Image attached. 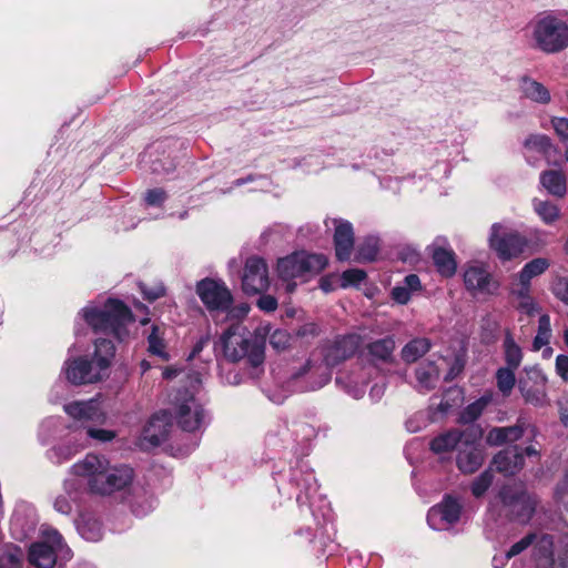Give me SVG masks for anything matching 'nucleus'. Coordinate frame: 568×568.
Masks as SVG:
<instances>
[{
    "label": "nucleus",
    "instance_id": "obj_63",
    "mask_svg": "<svg viewBox=\"0 0 568 568\" xmlns=\"http://www.w3.org/2000/svg\"><path fill=\"white\" fill-rule=\"evenodd\" d=\"M406 428L410 433H416V432H418L420 429V426L414 424L413 419H409V420L406 422Z\"/></svg>",
    "mask_w": 568,
    "mask_h": 568
},
{
    "label": "nucleus",
    "instance_id": "obj_34",
    "mask_svg": "<svg viewBox=\"0 0 568 568\" xmlns=\"http://www.w3.org/2000/svg\"><path fill=\"white\" fill-rule=\"evenodd\" d=\"M504 353L507 367L517 369L523 361V352L510 333H507L505 336Z\"/></svg>",
    "mask_w": 568,
    "mask_h": 568
},
{
    "label": "nucleus",
    "instance_id": "obj_51",
    "mask_svg": "<svg viewBox=\"0 0 568 568\" xmlns=\"http://www.w3.org/2000/svg\"><path fill=\"white\" fill-rule=\"evenodd\" d=\"M226 311H227V317L230 320L240 321V320L246 317V315L250 312V306L246 303H240L231 308L229 307ZM236 323H240V322H236Z\"/></svg>",
    "mask_w": 568,
    "mask_h": 568
},
{
    "label": "nucleus",
    "instance_id": "obj_24",
    "mask_svg": "<svg viewBox=\"0 0 568 568\" xmlns=\"http://www.w3.org/2000/svg\"><path fill=\"white\" fill-rule=\"evenodd\" d=\"M396 343L393 336L376 339L367 345L368 355L374 362L392 363Z\"/></svg>",
    "mask_w": 568,
    "mask_h": 568
},
{
    "label": "nucleus",
    "instance_id": "obj_10",
    "mask_svg": "<svg viewBox=\"0 0 568 568\" xmlns=\"http://www.w3.org/2000/svg\"><path fill=\"white\" fill-rule=\"evenodd\" d=\"M463 280L466 290L473 296L494 295L499 290V282L484 264H466L463 272Z\"/></svg>",
    "mask_w": 568,
    "mask_h": 568
},
{
    "label": "nucleus",
    "instance_id": "obj_14",
    "mask_svg": "<svg viewBox=\"0 0 568 568\" xmlns=\"http://www.w3.org/2000/svg\"><path fill=\"white\" fill-rule=\"evenodd\" d=\"M63 409L71 418L89 425L101 426L108 419L106 412L98 399L74 400L65 404Z\"/></svg>",
    "mask_w": 568,
    "mask_h": 568
},
{
    "label": "nucleus",
    "instance_id": "obj_31",
    "mask_svg": "<svg viewBox=\"0 0 568 568\" xmlns=\"http://www.w3.org/2000/svg\"><path fill=\"white\" fill-rule=\"evenodd\" d=\"M552 540L549 536H542L534 546V561L538 568H548L552 565Z\"/></svg>",
    "mask_w": 568,
    "mask_h": 568
},
{
    "label": "nucleus",
    "instance_id": "obj_36",
    "mask_svg": "<svg viewBox=\"0 0 568 568\" xmlns=\"http://www.w3.org/2000/svg\"><path fill=\"white\" fill-rule=\"evenodd\" d=\"M493 399L491 394H485L474 403L469 404L460 414V420L465 424L473 423L484 412V409L490 404Z\"/></svg>",
    "mask_w": 568,
    "mask_h": 568
},
{
    "label": "nucleus",
    "instance_id": "obj_5",
    "mask_svg": "<svg viewBox=\"0 0 568 568\" xmlns=\"http://www.w3.org/2000/svg\"><path fill=\"white\" fill-rule=\"evenodd\" d=\"M82 315L94 332L112 333L120 339L124 336L123 327L133 321L131 311L116 300H109L102 308L90 304Z\"/></svg>",
    "mask_w": 568,
    "mask_h": 568
},
{
    "label": "nucleus",
    "instance_id": "obj_15",
    "mask_svg": "<svg viewBox=\"0 0 568 568\" xmlns=\"http://www.w3.org/2000/svg\"><path fill=\"white\" fill-rule=\"evenodd\" d=\"M270 285L265 262L260 257H250L245 263L242 287L247 294H258Z\"/></svg>",
    "mask_w": 568,
    "mask_h": 568
},
{
    "label": "nucleus",
    "instance_id": "obj_11",
    "mask_svg": "<svg viewBox=\"0 0 568 568\" xmlns=\"http://www.w3.org/2000/svg\"><path fill=\"white\" fill-rule=\"evenodd\" d=\"M518 388L527 404L542 407L549 403L547 377L538 368L527 369L526 377L519 381Z\"/></svg>",
    "mask_w": 568,
    "mask_h": 568
},
{
    "label": "nucleus",
    "instance_id": "obj_49",
    "mask_svg": "<svg viewBox=\"0 0 568 568\" xmlns=\"http://www.w3.org/2000/svg\"><path fill=\"white\" fill-rule=\"evenodd\" d=\"M535 535H527L516 544H514L510 549L506 552V559H510L519 554H521L524 550H526L529 546L532 545V541L535 540Z\"/></svg>",
    "mask_w": 568,
    "mask_h": 568
},
{
    "label": "nucleus",
    "instance_id": "obj_37",
    "mask_svg": "<svg viewBox=\"0 0 568 568\" xmlns=\"http://www.w3.org/2000/svg\"><path fill=\"white\" fill-rule=\"evenodd\" d=\"M416 378L419 387L424 389H430L435 386L439 378L438 368L433 363L423 365L417 368Z\"/></svg>",
    "mask_w": 568,
    "mask_h": 568
},
{
    "label": "nucleus",
    "instance_id": "obj_42",
    "mask_svg": "<svg viewBox=\"0 0 568 568\" xmlns=\"http://www.w3.org/2000/svg\"><path fill=\"white\" fill-rule=\"evenodd\" d=\"M22 550L16 546L7 547L2 554H0V567L1 568H19L22 560Z\"/></svg>",
    "mask_w": 568,
    "mask_h": 568
},
{
    "label": "nucleus",
    "instance_id": "obj_62",
    "mask_svg": "<svg viewBox=\"0 0 568 568\" xmlns=\"http://www.w3.org/2000/svg\"><path fill=\"white\" fill-rule=\"evenodd\" d=\"M321 288L325 292V293H328L333 290L332 287V284L329 282L328 278H322L321 280Z\"/></svg>",
    "mask_w": 568,
    "mask_h": 568
},
{
    "label": "nucleus",
    "instance_id": "obj_41",
    "mask_svg": "<svg viewBox=\"0 0 568 568\" xmlns=\"http://www.w3.org/2000/svg\"><path fill=\"white\" fill-rule=\"evenodd\" d=\"M149 343V352L160 356L163 359H168V354L165 352V344L163 342V332L160 327L154 326L152 332L148 336Z\"/></svg>",
    "mask_w": 568,
    "mask_h": 568
},
{
    "label": "nucleus",
    "instance_id": "obj_3",
    "mask_svg": "<svg viewBox=\"0 0 568 568\" xmlns=\"http://www.w3.org/2000/svg\"><path fill=\"white\" fill-rule=\"evenodd\" d=\"M216 349L230 362H239L247 357L254 367L264 361V348L252 339L251 332L241 323L230 325L220 337Z\"/></svg>",
    "mask_w": 568,
    "mask_h": 568
},
{
    "label": "nucleus",
    "instance_id": "obj_4",
    "mask_svg": "<svg viewBox=\"0 0 568 568\" xmlns=\"http://www.w3.org/2000/svg\"><path fill=\"white\" fill-rule=\"evenodd\" d=\"M327 265V258L322 254L296 252L277 261V275L285 283L287 293L294 292L298 283L318 274Z\"/></svg>",
    "mask_w": 568,
    "mask_h": 568
},
{
    "label": "nucleus",
    "instance_id": "obj_6",
    "mask_svg": "<svg viewBox=\"0 0 568 568\" xmlns=\"http://www.w3.org/2000/svg\"><path fill=\"white\" fill-rule=\"evenodd\" d=\"M488 244L499 260L510 261L525 252L529 240L501 223H494L490 227Z\"/></svg>",
    "mask_w": 568,
    "mask_h": 568
},
{
    "label": "nucleus",
    "instance_id": "obj_25",
    "mask_svg": "<svg viewBox=\"0 0 568 568\" xmlns=\"http://www.w3.org/2000/svg\"><path fill=\"white\" fill-rule=\"evenodd\" d=\"M432 255L437 271L443 276L450 277L455 274L457 263L455 261V254L452 250L434 245L432 247Z\"/></svg>",
    "mask_w": 568,
    "mask_h": 568
},
{
    "label": "nucleus",
    "instance_id": "obj_9",
    "mask_svg": "<svg viewBox=\"0 0 568 568\" xmlns=\"http://www.w3.org/2000/svg\"><path fill=\"white\" fill-rule=\"evenodd\" d=\"M173 414L180 427L186 432H195L205 423L202 404L187 389L176 393L173 399Z\"/></svg>",
    "mask_w": 568,
    "mask_h": 568
},
{
    "label": "nucleus",
    "instance_id": "obj_38",
    "mask_svg": "<svg viewBox=\"0 0 568 568\" xmlns=\"http://www.w3.org/2000/svg\"><path fill=\"white\" fill-rule=\"evenodd\" d=\"M516 384L515 369L509 367H500L496 372V385L498 390L508 397Z\"/></svg>",
    "mask_w": 568,
    "mask_h": 568
},
{
    "label": "nucleus",
    "instance_id": "obj_12",
    "mask_svg": "<svg viewBox=\"0 0 568 568\" xmlns=\"http://www.w3.org/2000/svg\"><path fill=\"white\" fill-rule=\"evenodd\" d=\"M196 293L210 311H225L231 306L232 294L222 282L202 280L197 283Z\"/></svg>",
    "mask_w": 568,
    "mask_h": 568
},
{
    "label": "nucleus",
    "instance_id": "obj_39",
    "mask_svg": "<svg viewBox=\"0 0 568 568\" xmlns=\"http://www.w3.org/2000/svg\"><path fill=\"white\" fill-rule=\"evenodd\" d=\"M551 336V325L550 317L546 314L541 315L538 321V332L534 338L532 347L535 351H539L541 347L546 346Z\"/></svg>",
    "mask_w": 568,
    "mask_h": 568
},
{
    "label": "nucleus",
    "instance_id": "obj_7",
    "mask_svg": "<svg viewBox=\"0 0 568 568\" xmlns=\"http://www.w3.org/2000/svg\"><path fill=\"white\" fill-rule=\"evenodd\" d=\"M59 556L69 557L70 549L64 547L62 537L54 529L43 530L42 539L29 548V561L37 568H52Z\"/></svg>",
    "mask_w": 568,
    "mask_h": 568
},
{
    "label": "nucleus",
    "instance_id": "obj_29",
    "mask_svg": "<svg viewBox=\"0 0 568 568\" xmlns=\"http://www.w3.org/2000/svg\"><path fill=\"white\" fill-rule=\"evenodd\" d=\"M540 183L554 196L562 197L566 194V178L559 171H545L540 175Z\"/></svg>",
    "mask_w": 568,
    "mask_h": 568
},
{
    "label": "nucleus",
    "instance_id": "obj_30",
    "mask_svg": "<svg viewBox=\"0 0 568 568\" xmlns=\"http://www.w3.org/2000/svg\"><path fill=\"white\" fill-rule=\"evenodd\" d=\"M511 294L517 298V310L528 316H532L539 312L538 304L530 295V287L519 286L515 284Z\"/></svg>",
    "mask_w": 568,
    "mask_h": 568
},
{
    "label": "nucleus",
    "instance_id": "obj_60",
    "mask_svg": "<svg viewBox=\"0 0 568 568\" xmlns=\"http://www.w3.org/2000/svg\"><path fill=\"white\" fill-rule=\"evenodd\" d=\"M506 556L505 557H494L493 558V565L495 568H503L505 566V561H506Z\"/></svg>",
    "mask_w": 568,
    "mask_h": 568
},
{
    "label": "nucleus",
    "instance_id": "obj_55",
    "mask_svg": "<svg viewBox=\"0 0 568 568\" xmlns=\"http://www.w3.org/2000/svg\"><path fill=\"white\" fill-rule=\"evenodd\" d=\"M336 346H337V348H339L342 346L347 348V351L345 349V352L342 355L343 358H346L355 351V348L357 346V342H356L355 337H353V336L343 337L342 339L336 342Z\"/></svg>",
    "mask_w": 568,
    "mask_h": 568
},
{
    "label": "nucleus",
    "instance_id": "obj_22",
    "mask_svg": "<svg viewBox=\"0 0 568 568\" xmlns=\"http://www.w3.org/2000/svg\"><path fill=\"white\" fill-rule=\"evenodd\" d=\"M469 434V432H462L458 429H452L443 433L430 442V450L436 455L450 453L455 448L458 449V446L462 445V442L465 437H468Z\"/></svg>",
    "mask_w": 568,
    "mask_h": 568
},
{
    "label": "nucleus",
    "instance_id": "obj_48",
    "mask_svg": "<svg viewBox=\"0 0 568 568\" xmlns=\"http://www.w3.org/2000/svg\"><path fill=\"white\" fill-rule=\"evenodd\" d=\"M270 344L274 349L283 351L290 344V336L285 331L276 329L270 336Z\"/></svg>",
    "mask_w": 568,
    "mask_h": 568
},
{
    "label": "nucleus",
    "instance_id": "obj_57",
    "mask_svg": "<svg viewBox=\"0 0 568 568\" xmlns=\"http://www.w3.org/2000/svg\"><path fill=\"white\" fill-rule=\"evenodd\" d=\"M257 305L265 312H273L277 307V301L271 295H263L258 298Z\"/></svg>",
    "mask_w": 568,
    "mask_h": 568
},
{
    "label": "nucleus",
    "instance_id": "obj_59",
    "mask_svg": "<svg viewBox=\"0 0 568 568\" xmlns=\"http://www.w3.org/2000/svg\"><path fill=\"white\" fill-rule=\"evenodd\" d=\"M404 283H405V286L409 290V292L417 291L420 287L419 277L415 274L407 275L405 277Z\"/></svg>",
    "mask_w": 568,
    "mask_h": 568
},
{
    "label": "nucleus",
    "instance_id": "obj_64",
    "mask_svg": "<svg viewBox=\"0 0 568 568\" xmlns=\"http://www.w3.org/2000/svg\"><path fill=\"white\" fill-rule=\"evenodd\" d=\"M173 375H175V371H173L171 368H166L163 371L164 378H171Z\"/></svg>",
    "mask_w": 568,
    "mask_h": 568
},
{
    "label": "nucleus",
    "instance_id": "obj_43",
    "mask_svg": "<svg viewBox=\"0 0 568 568\" xmlns=\"http://www.w3.org/2000/svg\"><path fill=\"white\" fill-rule=\"evenodd\" d=\"M78 529L80 535L89 541H98L102 537L101 524L95 519L82 521Z\"/></svg>",
    "mask_w": 568,
    "mask_h": 568
},
{
    "label": "nucleus",
    "instance_id": "obj_18",
    "mask_svg": "<svg viewBox=\"0 0 568 568\" xmlns=\"http://www.w3.org/2000/svg\"><path fill=\"white\" fill-rule=\"evenodd\" d=\"M484 456L470 433L458 446L457 466L464 474L475 473L483 464Z\"/></svg>",
    "mask_w": 568,
    "mask_h": 568
},
{
    "label": "nucleus",
    "instance_id": "obj_56",
    "mask_svg": "<svg viewBox=\"0 0 568 568\" xmlns=\"http://www.w3.org/2000/svg\"><path fill=\"white\" fill-rule=\"evenodd\" d=\"M392 295L393 298L400 304H406L410 300V292L406 286L394 287Z\"/></svg>",
    "mask_w": 568,
    "mask_h": 568
},
{
    "label": "nucleus",
    "instance_id": "obj_33",
    "mask_svg": "<svg viewBox=\"0 0 568 568\" xmlns=\"http://www.w3.org/2000/svg\"><path fill=\"white\" fill-rule=\"evenodd\" d=\"M322 371H325V367H323V366L315 367L311 361H307L298 372L293 374V378L297 379V378H301V377L307 375L308 378L312 379L314 374H320L318 381H311L310 385L306 386L307 389L320 388V387L324 386L329 381V376L326 373L322 374L321 373Z\"/></svg>",
    "mask_w": 568,
    "mask_h": 568
},
{
    "label": "nucleus",
    "instance_id": "obj_61",
    "mask_svg": "<svg viewBox=\"0 0 568 568\" xmlns=\"http://www.w3.org/2000/svg\"><path fill=\"white\" fill-rule=\"evenodd\" d=\"M206 342H207V338H204V339H201L199 343H196V345L194 346V348L192 351L191 356H195L196 354H199L203 349V346Z\"/></svg>",
    "mask_w": 568,
    "mask_h": 568
},
{
    "label": "nucleus",
    "instance_id": "obj_13",
    "mask_svg": "<svg viewBox=\"0 0 568 568\" xmlns=\"http://www.w3.org/2000/svg\"><path fill=\"white\" fill-rule=\"evenodd\" d=\"M133 480V469L126 465L112 466L108 460V467L100 480L94 481V494L110 495L125 488Z\"/></svg>",
    "mask_w": 568,
    "mask_h": 568
},
{
    "label": "nucleus",
    "instance_id": "obj_35",
    "mask_svg": "<svg viewBox=\"0 0 568 568\" xmlns=\"http://www.w3.org/2000/svg\"><path fill=\"white\" fill-rule=\"evenodd\" d=\"M532 206L536 214L546 224H552L560 217L559 207L551 202L534 199Z\"/></svg>",
    "mask_w": 568,
    "mask_h": 568
},
{
    "label": "nucleus",
    "instance_id": "obj_53",
    "mask_svg": "<svg viewBox=\"0 0 568 568\" xmlns=\"http://www.w3.org/2000/svg\"><path fill=\"white\" fill-rule=\"evenodd\" d=\"M166 199V194L162 189L149 190L145 194V202L149 205H161Z\"/></svg>",
    "mask_w": 568,
    "mask_h": 568
},
{
    "label": "nucleus",
    "instance_id": "obj_52",
    "mask_svg": "<svg viewBox=\"0 0 568 568\" xmlns=\"http://www.w3.org/2000/svg\"><path fill=\"white\" fill-rule=\"evenodd\" d=\"M554 294L568 305V278H559L554 285Z\"/></svg>",
    "mask_w": 568,
    "mask_h": 568
},
{
    "label": "nucleus",
    "instance_id": "obj_21",
    "mask_svg": "<svg viewBox=\"0 0 568 568\" xmlns=\"http://www.w3.org/2000/svg\"><path fill=\"white\" fill-rule=\"evenodd\" d=\"M494 465L499 473L511 476L523 468L524 456L518 447H510L495 456Z\"/></svg>",
    "mask_w": 568,
    "mask_h": 568
},
{
    "label": "nucleus",
    "instance_id": "obj_16",
    "mask_svg": "<svg viewBox=\"0 0 568 568\" xmlns=\"http://www.w3.org/2000/svg\"><path fill=\"white\" fill-rule=\"evenodd\" d=\"M460 509L457 500L446 497L440 504L429 509L427 521L433 529L445 530L458 521Z\"/></svg>",
    "mask_w": 568,
    "mask_h": 568
},
{
    "label": "nucleus",
    "instance_id": "obj_23",
    "mask_svg": "<svg viewBox=\"0 0 568 568\" xmlns=\"http://www.w3.org/2000/svg\"><path fill=\"white\" fill-rule=\"evenodd\" d=\"M550 266V261L546 257H536L524 265L517 274V285L530 287L534 277L544 274Z\"/></svg>",
    "mask_w": 568,
    "mask_h": 568
},
{
    "label": "nucleus",
    "instance_id": "obj_50",
    "mask_svg": "<svg viewBox=\"0 0 568 568\" xmlns=\"http://www.w3.org/2000/svg\"><path fill=\"white\" fill-rule=\"evenodd\" d=\"M140 287H141V291L143 293L144 297L151 302L163 296L165 293V288L162 284H156L152 287H148L146 285L141 284Z\"/></svg>",
    "mask_w": 568,
    "mask_h": 568
},
{
    "label": "nucleus",
    "instance_id": "obj_40",
    "mask_svg": "<svg viewBox=\"0 0 568 568\" xmlns=\"http://www.w3.org/2000/svg\"><path fill=\"white\" fill-rule=\"evenodd\" d=\"M379 240L376 236H367L358 248V261H374L377 256Z\"/></svg>",
    "mask_w": 568,
    "mask_h": 568
},
{
    "label": "nucleus",
    "instance_id": "obj_8",
    "mask_svg": "<svg viewBox=\"0 0 568 568\" xmlns=\"http://www.w3.org/2000/svg\"><path fill=\"white\" fill-rule=\"evenodd\" d=\"M499 514L526 523L535 510L534 499L520 486H505L499 493Z\"/></svg>",
    "mask_w": 568,
    "mask_h": 568
},
{
    "label": "nucleus",
    "instance_id": "obj_32",
    "mask_svg": "<svg viewBox=\"0 0 568 568\" xmlns=\"http://www.w3.org/2000/svg\"><path fill=\"white\" fill-rule=\"evenodd\" d=\"M430 348V343L427 338H415L407 343L400 352V356L406 363H414Z\"/></svg>",
    "mask_w": 568,
    "mask_h": 568
},
{
    "label": "nucleus",
    "instance_id": "obj_46",
    "mask_svg": "<svg viewBox=\"0 0 568 568\" xmlns=\"http://www.w3.org/2000/svg\"><path fill=\"white\" fill-rule=\"evenodd\" d=\"M551 124L557 135L566 143L565 159L568 162V119L554 118Z\"/></svg>",
    "mask_w": 568,
    "mask_h": 568
},
{
    "label": "nucleus",
    "instance_id": "obj_27",
    "mask_svg": "<svg viewBox=\"0 0 568 568\" xmlns=\"http://www.w3.org/2000/svg\"><path fill=\"white\" fill-rule=\"evenodd\" d=\"M523 428L518 425L509 427H495L486 436V442L490 446H500L507 442H515L523 436Z\"/></svg>",
    "mask_w": 568,
    "mask_h": 568
},
{
    "label": "nucleus",
    "instance_id": "obj_19",
    "mask_svg": "<svg viewBox=\"0 0 568 568\" xmlns=\"http://www.w3.org/2000/svg\"><path fill=\"white\" fill-rule=\"evenodd\" d=\"M332 224L335 227L334 245L336 257L339 261H346L351 257L354 248V232L349 222L333 219Z\"/></svg>",
    "mask_w": 568,
    "mask_h": 568
},
{
    "label": "nucleus",
    "instance_id": "obj_1",
    "mask_svg": "<svg viewBox=\"0 0 568 568\" xmlns=\"http://www.w3.org/2000/svg\"><path fill=\"white\" fill-rule=\"evenodd\" d=\"M525 31L530 47L539 52L556 54L568 48V23L556 11L537 13Z\"/></svg>",
    "mask_w": 568,
    "mask_h": 568
},
{
    "label": "nucleus",
    "instance_id": "obj_58",
    "mask_svg": "<svg viewBox=\"0 0 568 568\" xmlns=\"http://www.w3.org/2000/svg\"><path fill=\"white\" fill-rule=\"evenodd\" d=\"M556 371L565 381H568V356L558 355L556 357Z\"/></svg>",
    "mask_w": 568,
    "mask_h": 568
},
{
    "label": "nucleus",
    "instance_id": "obj_26",
    "mask_svg": "<svg viewBox=\"0 0 568 568\" xmlns=\"http://www.w3.org/2000/svg\"><path fill=\"white\" fill-rule=\"evenodd\" d=\"M525 148L544 154L549 164H558L555 158L557 149L551 144L550 139L542 134L530 135L525 140Z\"/></svg>",
    "mask_w": 568,
    "mask_h": 568
},
{
    "label": "nucleus",
    "instance_id": "obj_45",
    "mask_svg": "<svg viewBox=\"0 0 568 568\" xmlns=\"http://www.w3.org/2000/svg\"><path fill=\"white\" fill-rule=\"evenodd\" d=\"M493 483V474L489 470L484 471L478 476L473 485H471V493L476 497H480L486 493V490L489 488V486Z\"/></svg>",
    "mask_w": 568,
    "mask_h": 568
},
{
    "label": "nucleus",
    "instance_id": "obj_2",
    "mask_svg": "<svg viewBox=\"0 0 568 568\" xmlns=\"http://www.w3.org/2000/svg\"><path fill=\"white\" fill-rule=\"evenodd\" d=\"M114 353L115 348L111 341L97 338L92 362L84 357L65 362L64 374L67 379L73 385L92 384L103 379L108 376Z\"/></svg>",
    "mask_w": 568,
    "mask_h": 568
},
{
    "label": "nucleus",
    "instance_id": "obj_20",
    "mask_svg": "<svg viewBox=\"0 0 568 568\" xmlns=\"http://www.w3.org/2000/svg\"><path fill=\"white\" fill-rule=\"evenodd\" d=\"M170 419L165 412L155 414L144 427L142 442L152 447L159 446L169 435Z\"/></svg>",
    "mask_w": 568,
    "mask_h": 568
},
{
    "label": "nucleus",
    "instance_id": "obj_44",
    "mask_svg": "<svg viewBox=\"0 0 568 568\" xmlns=\"http://www.w3.org/2000/svg\"><path fill=\"white\" fill-rule=\"evenodd\" d=\"M98 425H85L83 427L88 438L93 439L98 443H109L116 437V433L111 429L97 427Z\"/></svg>",
    "mask_w": 568,
    "mask_h": 568
},
{
    "label": "nucleus",
    "instance_id": "obj_17",
    "mask_svg": "<svg viewBox=\"0 0 568 568\" xmlns=\"http://www.w3.org/2000/svg\"><path fill=\"white\" fill-rule=\"evenodd\" d=\"M108 460L104 456L88 454L82 460L72 466V470L77 476L87 480L90 491L93 493L94 481L100 480L108 467Z\"/></svg>",
    "mask_w": 568,
    "mask_h": 568
},
{
    "label": "nucleus",
    "instance_id": "obj_54",
    "mask_svg": "<svg viewBox=\"0 0 568 568\" xmlns=\"http://www.w3.org/2000/svg\"><path fill=\"white\" fill-rule=\"evenodd\" d=\"M54 509L63 515H68L72 510V500L65 495H60L54 500Z\"/></svg>",
    "mask_w": 568,
    "mask_h": 568
},
{
    "label": "nucleus",
    "instance_id": "obj_28",
    "mask_svg": "<svg viewBox=\"0 0 568 568\" xmlns=\"http://www.w3.org/2000/svg\"><path fill=\"white\" fill-rule=\"evenodd\" d=\"M520 89L523 94L534 102L547 104L550 102V92L540 82L525 78L521 80Z\"/></svg>",
    "mask_w": 568,
    "mask_h": 568
},
{
    "label": "nucleus",
    "instance_id": "obj_47",
    "mask_svg": "<svg viewBox=\"0 0 568 568\" xmlns=\"http://www.w3.org/2000/svg\"><path fill=\"white\" fill-rule=\"evenodd\" d=\"M365 277H366V274L362 270H358V268L347 270L341 276V286L347 287L351 285H357L362 281H364Z\"/></svg>",
    "mask_w": 568,
    "mask_h": 568
}]
</instances>
